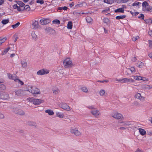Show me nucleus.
<instances>
[{"label": "nucleus", "instance_id": "obj_55", "mask_svg": "<svg viewBox=\"0 0 152 152\" xmlns=\"http://www.w3.org/2000/svg\"><path fill=\"white\" fill-rule=\"evenodd\" d=\"M13 38H14L15 39L14 40V42H15L16 41L17 39L18 38V37L17 36H16L15 35H14V36L13 37Z\"/></svg>", "mask_w": 152, "mask_h": 152}, {"label": "nucleus", "instance_id": "obj_47", "mask_svg": "<svg viewBox=\"0 0 152 152\" xmlns=\"http://www.w3.org/2000/svg\"><path fill=\"white\" fill-rule=\"evenodd\" d=\"M151 19H146V20L144 19V20L145 21V22L147 24H149V23H150Z\"/></svg>", "mask_w": 152, "mask_h": 152}, {"label": "nucleus", "instance_id": "obj_27", "mask_svg": "<svg viewBox=\"0 0 152 152\" xmlns=\"http://www.w3.org/2000/svg\"><path fill=\"white\" fill-rule=\"evenodd\" d=\"M45 112L48 113L49 115H53L54 114V112L51 110H45Z\"/></svg>", "mask_w": 152, "mask_h": 152}, {"label": "nucleus", "instance_id": "obj_40", "mask_svg": "<svg viewBox=\"0 0 152 152\" xmlns=\"http://www.w3.org/2000/svg\"><path fill=\"white\" fill-rule=\"evenodd\" d=\"M99 94L101 96H103L104 95L106 96L105 94V91L104 90H101L99 91Z\"/></svg>", "mask_w": 152, "mask_h": 152}, {"label": "nucleus", "instance_id": "obj_48", "mask_svg": "<svg viewBox=\"0 0 152 152\" xmlns=\"http://www.w3.org/2000/svg\"><path fill=\"white\" fill-rule=\"evenodd\" d=\"M114 2V0H109V1L107 2V4H112Z\"/></svg>", "mask_w": 152, "mask_h": 152}, {"label": "nucleus", "instance_id": "obj_24", "mask_svg": "<svg viewBox=\"0 0 152 152\" xmlns=\"http://www.w3.org/2000/svg\"><path fill=\"white\" fill-rule=\"evenodd\" d=\"M72 27V23L71 21H69L68 22L67 25V28L69 29H71Z\"/></svg>", "mask_w": 152, "mask_h": 152}, {"label": "nucleus", "instance_id": "obj_38", "mask_svg": "<svg viewBox=\"0 0 152 152\" xmlns=\"http://www.w3.org/2000/svg\"><path fill=\"white\" fill-rule=\"evenodd\" d=\"M145 16L144 14H140V15L138 16L137 17V18L142 20H144V18Z\"/></svg>", "mask_w": 152, "mask_h": 152}, {"label": "nucleus", "instance_id": "obj_1", "mask_svg": "<svg viewBox=\"0 0 152 152\" xmlns=\"http://www.w3.org/2000/svg\"><path fill=\"white\" fill-rule=\"evenodd\" d=\"M142 10L144 12H151L152 7L149 5L146 1H144L142 4Z\"/></svg>", "mask_w": 152, "mask_h": 152}, {"label": "nucleus", "instance_id": "obj_42", "mask_svg": "<svg viewBox=\"0 0 152 152\" xmlns=\"http://www.w3.org/2000/svg\"><path fill=\"white\" fill-rule=\"evenodd\" d=\"M86 20L88 23H89L91 22V20H92V19H91V17L89 16H88L86 17Z\"/></svg>", "mask_w": 152, "mask_h": 152}, {"label": "nucleus", "instance_id": "obj_59", "mask_svg": "<svg viewBox=\"0 0 152 152\" xmlns=\"http://www.w3.org/2000/svg\"><path fill=\"white\" fill-rule=\"evenodd\" d=\"M74 5V3L73 2H72L71 4H69V6L70 7H72Z\"/></svg>", "mask_w": 152, "mask_h": 152}, {"label": "nucleus", "instance_id": "obj_6", "mask_svg": "<svg viewBox=\"0 0 152 152\" xmlns=\"http://www.w3.org/2000/svg\"><path fill=\"white\" fill-rule=\"evenodd\" d=\"M116 80L121 83H127L133 82V80L132 79H130L128 78H122L119 80L117 79Z\"/></svg>", "mask_w": 152, "mask_h": 152}, {"label": "nucleus", "instance_id": "obj_53", "mask_svg": "<svg viewBox=\"0 0 152 152\" xmlns=\"http://www.w3.org/2000/svg\"><path fill=\"white\" fill-rule=\"evenodd\" d=\"M99 82H100L101 83H103L104 82H108V80H98V81Z\"/></svg>", "mask_w": 152, "mask_h": 152}, {"label": "nucleus", "instance_id": "obj_56", "mask_svg": "<svg viewBox=\"0 0 152 152\" xmlns=\"http://www.w3.org/2000/svg\"><path fill=\"white\" fill-rule=\"evenodd\" d=\"M20 7V6H18L17 9V10L19 11V12H22V9H21L20 7Z\"/></svg>", "mask_w": 152, "mask_h": 152}, {"label": "nucleus", "instance_id": "obj_13", "mask_svg": "<svg viewBox=\"0 0 152 152\" xmlns=\"http://www.w3.org/2000/svg\"><path fill=\"white\" fill-rule=\"evenodd\" d=\"M31 91L32 94H38L40 93V92L38 88H35V89H33V87L31 86Z\"/></svg>", "mask_w": 152, "mask_h": 152}, {"label": "nucleus", "instance_id": "obj_34", "mask_svg": "<svg viewBox=\"0 0 152 152\" xmlns=\"http://www.w3.org/2000/svg\"><path fill=\"white\" fill-rule=\"evenodd\" d=\"M56 115L57 117H59L60 118H62L64 117V114L60 113H56Z\"/></svg>", "mask_w": 152, "mask_h": 152}, {"label": "nucleus", "instance_id": "obj_58", "mask_svg": "<svg viewBox=\"0 0 152 152\" xmlns=\"http://www.w3.org/2000/svg\"><path fill=\"white\" fill-rule=\"evenodd\" d=\"M134 105H139V104L137 101H136L135 100H134Z\"/></svg>", "mask_w": 152, "mask_h": 152}, {"label": "nucleus", "instance_id": "obj_44", "mask_svg": "<svg viewBox=\"0 0 152 152\" xmlns=\"http://www.w3.org/2000/svg\"><path fill=\"white\" fill-rule=\"evenodd\" d=\"M81 89L84 92L87 93L88 92L87 88L86 87H83L81 88Z\"/></svg>", "mask_w": 152, "mask_h": 152}, {"label": "nucleus", "instance_id": "obj_31", "mask_svg": "<svg viewBox=\"0 0 152 152\" xmlns=\"http://www.w3.org/2000/svg\"><path fill=\"white\" fill-rule=\"evenodd\" d=\"M9 22V19L8 18L7 19L3 20L1 22L3 25H5L8 23Z\"/></svg>", "mask_w": 152, "mask_h": 152}, {"label": "nucleus", "instance_id": "obj_29", "mask_svg": "<svg viewBox=\"0 0 152 152\" xmlns=\"http://www.w3.org/2000/svg\"><path fill=\"white\" fill-rule=\"evenodd\" d=\"M126 17V15H119L117 16L115 18L117 20H120L123 19Z\"/></svg>", "mask_w": 152, "mask_h": 152}, {"label": "nucleus", "instance_id": "obj_16", "mask_svg": "<svg viewBox=\"0 0 152 152\" xmlns=\"http://www.w3.org/2000/svg\"><path fill=\"white\" fill-rule=\"evenodd\" d=\"M45 30L47 33L50 34L53 33V31L54 32L55 31L51 27L47 26L46 28L45 29Z\"/></svg>", "mask_w": 152, "mask_h": 152}, {"label": "nucleus", "instance_id": "obj_30", "mask_svg": "<svg viewBox=\"0 0 152 152\" xmlns=\"http://www.w3.org/2000/svg\"><path fill=\"white\" fill-rule=\"evenodd\" d=\"M30 9L31 8L29 5H26L22 9V11H23L25 10H27L28 11H29L30 10Z\"/></svg>", "mask_w": 152, "mask_h": 152}, {"label": "nucleus", "instance_id": "obj_12", "mask_svg": "<svg viewBox=\"0 0 152 152\" xmlns=\"http://www.w3.org/2000/svg\"><path fill=\"white\" fill-rule=\"evenodd\" d=\"M49 71L48 70H45L44 69H43L39 70L37 72V74L39 75H42L49 73Z\"/></svg>", "mask_w": 152, "mask_h": 152}, {"label": "nucleus", "instance_id": "obj_57", "mask_svg": "<svg viewBox=\"0 0 152 152\" xmlns=\"http://www.w3.org/2000/svg\"><path fill=\"white\" fill-rule=\"evenodd\" d=\"M139 38V37L138 36H136L135 37H134V42L136 41Z\"/></svg>", "mask_w": 152, "mask_h": 152}, {"label": "nucleus", "instance_id": "obj_9", "mask_svg": "<svg viewBox=\"0 0 152 152\" xmlns=\"http://www.w3.org/2000/svg\"><path fill=\"white\" fill-rule=\"evenodd\" d=\"M39 22L38 21H33L32 23L31 24V27L34 29H36L39 27Z\"/></svg>", "mask_w": 152, "mask_h": 152}, {"label": "nucleus", "instance_id": "obj_43", "mask_svg": "<svg viewBox=\"0 0 152 152\" xmlns=\"http://www.w3.org/2000/svg\"><path fill=\"white\" fill-rule=\"evenodd\" d=\"M44 1L43 0H37L36 1V3H39L40 4H43L44 3Z\"/></svg>", "mask_w": 152, "mask_h": 152}, {"label": "nucleus", "instance_id": "obj_39", "mask_svg": "<svg viewBox=\"0 0 152 152\" xmlns=\"http://www.w3.org/2000/svg\"><path fill=\"white\" fill-rule=\"evenodd\" d=\"M16 82H18V83L20 84L21 85H23L24 84V83L22 81H21L20 80L18 79L17 78V79L15 80V81Z\"/></svg>", "mask_w": 152, "mask_h": 152}, {"label": "nucleus", "instance_id": "obj_64", "mask_svg": "<svg viewBox=\"0 0 152 152\" xmlns=\"http://www.w3.org/2000/svg\"><path fill=\"white\" fill-rule=\"evenodd\" d=\"M147 134L149 135H152V131H148L147 132Z\"/></svg>", "mask_w": 152, "mask_h": 152}, {"label": "nucleus", "instance_id": "obj_15", "mask_svg": "<svg viewBox=\"0 0 152 152\" xmlns=\"http://www.w3.org/2000/svg\"><path fill=\"white\" fill-rule=\"evenodd\" d=\"M7 75L10 79L13 80L15 81V80L17 79L18 78L17 76L15 74H14V75H12L11 74L9 73L7 74Z\"/></svg>", "mask_w": 152, "mask_h": 152}, {"label": "nucleus", "instance_id": "obj_2", "mask_svg": "<svg viewBox=\"0 0 152 152\" xmlns=\"http://www.w3.org/2000/svg\"><path fill=\"white\" fill-rule=\"evenodd\" d=\"M64 65L65 68H68L72 67L74 65L72 63V61L69 58H67L64 60Z\"/></svg>", "mask_w": 152, "mask_h": 152}, {"label": "nucleus", "instance_id": "obj_22", "mask_svg": "<svg viewBox=\"0 0 152 152\" xmlns=\"http://www.w3.org/2000/svg\"><path fill=\"white\" fill-rule=\"evenodd\" d=\"M15 2H16V3L18 5H19V6L20 7H23L25 5V4L22 1H15Z\"/></svg>", "mask_w": 152, "mask_h": 152}, {"label": "nucleus", "instance_id": "obj_37", "mask_svg": "<svg viewBox=\"0 0 152 152\" xmlns=\"http://www.w3.org/2000/svg\"><path fill=\"white\" fill-rule=\"evenodd\" d=\"M142 77L140 76H134V79L137 80H139L142 79Z\"/></svg>", "mask_w": 152, "mask_h": 152}, {"label": "nucleus", "instance_id": "obj_5", "mask_svg": "<svg viewBox=\"0 0 152 152\" xmlns=\"http://www.w3.org/2000/svg\"><path fill=\"white\" fill-rule=\"evenodd\" d=\"M9 96L8 94L5 92H0V99L7 100L9 99Z\"/></svg>", "mask_w": 152, "mask_h": 152}, {"label": "nucleus", "instance_id": "obj_52", "mask_svg": "<svg viewBox=\"0 0 152 152\" xmlns=\"http://www.w3.org/2000/svg\"><path fill=\"white\" fill-rule=\"evenodd\" d=\"M4 118V115L0 112V119H3Z\"/></svg>", "mask_w": 152, "mask_h": 152}, {"label": "nucleus", "instance_id": "obj_63", "mask_svg": "<svg viewBox=\"0 0 152 152\" xmlns=\"http://www.w3.org/2000/svg\"><path fill=\"white\" fill-rule=\"evenodd\" d=\"M4 0H1L0 1V5H2L4 3Z\"/></svg>", "mask_w": 152, "mask_h": 152}, {"label": "nucleus", "instance_id": "obj_36", "mask_svg": "<svg viewBox=\"0 0 152 152\" xmlns=\"http://www.w3.org/2000/svg\"><path fill=\"white\" fill-rule=\"evenodd\" d=\"M20 24V22H18L15 24L12 25L11 26L13 28L15 29Z\"/></svg>", "mask_w": 152, "mask_h": 152}, {"label": "nucleus", "instance_id": "obj_25", "mask_svg": "<svg viewBox=\"0 0 152 152\" xmlns=\"http://www.w3.org/2000/svg\"><path fill=\"white\" fill-rule=\"evenodd\" d=\"M103 21L104 22V23H105L107 25L110 24V22L109 19L108 18H104L103 19Z\"/></svg>", "mask_w": 152, "mask_h": 152}, {"label": "nucleus", "instance_id": "obj_14", "mask_svg": "<svg viewBox=\"0 0 152 152\" xmlns=\"http://www.w3.org/2000/svg\"><path fill=\"white\" fill-rule=\"evenodd\" d=\"M113 117L115 119H121L122 118H123L122 115L120 113H115L113 115Z\"/></svg>", "mask_w": 152, "mask_h": 152}, {"label": "nucleus", "instance_id": "obj_50", "mask_svg": "<svg viewBox=\"0 0 152 152\" xmlns=\"http://www.w3.org/2000/svg\"><path fill=\"white\" fill-rule=\"evenodd\" d=\"M148 42H149V47H150L151 48H152V40H149L148 41Z\"/></svg>", "mask_w": 152, "mask_h": 152}, {"label": "nucleus", "instance_id": "obj_18", "mask_svg": "<svg viewBox=\"0 0 152 152\" xmlns=\"http://www.w3.org/2000/svg\"><path fill=\"white\" fill-rule=\"evenodd\" d=\"M124 7H121L115 10L114 12L115 13H124Z\"/></svg>", "mask_w": 152, "mask_h": 152}, {"label": "nucleus", "instance_id": "obj_28", "mask_svg": "<svg viewBox=\"0 0 152 152\" xmlns=\"http://www.w3.org/2000/svg\"><path fill=\"white\" fill-rule=\"evenodd\" d=\"M79 3V2H78V4L75 5V6L73 7L74 9H77L78 7H80L83 6V3H84V2L80 3Z\"/></svg>", "mask_w": 152, "mask_h": 152}, {"label": "nucleus", "instance_id": "obj_4", "mask_svg": "<svg viewBox=\"0 0 152 152\" xmlns=\"http://www.w3.org/2000/svg\"><path fill=\"white\" fill-rule=\"evenodd\" d=\"M51 21L49 18H42L40 20L39 22L41 25H44L49 23Z\"/></svg>", "mask_w": 152, "mask_h": 152}, {"label": "nucleus", "instance_id": "obj_23", "mask_svg": "<svg viewBox=\"0 0 152 152\" xmlns=\"http://www.w3.org/2000/svg\"><path fill=\"white\" fill-rule=\"evenodd\" d=\"M7 38L6 37H0V46L4 43L7 40Z\"/></svg>", "mask_w": 152, "mask_h": 152}, {"label": "nucleus", "instance_id": "obj_61", "mask_svg": "<svg viewBox=\"0 0 152 152\" xmlns=\"http://www.w3.org/2000/svg\"><path fill=\"white\" fill-rule=\"evenodd\" d=\"M18 6L17 4H15L13 6V8L14 9H16L17 8Z\"/></svg>", "mask_w": 152, "mask_h": 152}, {"label": "nucleus", "instance_id": "obj_17", "mask_svg": "<svg viewBox=\"0 0 152 152\" xmlns=\"http://www.w3.org/2000/svg\"><path fill=\"white\" fill-rule=\"evenodd\" d=\"M135 98L140 99V101H143L144 100L145 98L143 96H142L140 94L137 93L135 95Z\"/></svg>", "mask_w": 152, "mask_h": 152}, {"label": "nucleus", "instance_id": "obj_46", "mask_svg": "<svg viewBox=\"0 0 152 152\" xmlns=\"http://www.w3.org/2000/svg\"><path fill=\"white\" fill-rule=\"evenodd\" d=\"M21 64L23 67H26L27 66V63L26 62H22Z\"/></svg>", "mask_w": 152, "mask_h": 152}, {"label": "nucleus", "instance_id": "obj_45", "mask_svg": "<svg viewBox=\"0 0 152 152\" xmlns=\"http://www.w3.org/2000/svg\"><path fill=\"white\" fill-rule=\"evenodd\" d=\"M98 112V111L97 110L92 111H91V113L93 115H96L97 114Z\"/></svg>", "mask_w": 152, "mask_h": 152}, {"label": "nucleus", "instance_id": "obj_8", "mask_svg": "<svg viewBox=\"0 0 152 152\" xmlns=\"http://www.w3.org/2000/svg\"><path fill=\"white\" fill-rule=\"evenodd\" d=\"M13 111L15 113L20 115H23L25 114L24 112L20 109H18L17 108H15L13 109Z\"/></svg>", "mask_w": 152, "mask_h": 152}, {"label": "nucleus", "instance_id": "obj_49", "mask_svg": "<svg viewBox=\"0 0 152 152\" xmlns=\"http://www.w3.org/2000/svg\"><path fill=\"white\" fill-rule=\"evenodd\" d=\"M139 4H141V3L137 1H135V2L134 3L133 6H139Z\"/></svg>", "mask_w": 152, "mask_h": 152}, {"label": "nucleus", "instance_id": "obj_10", "mask_svg": "<svg viewBox=\"0 0 152 152\" xmlns=\"http://www.w3.org/2000/svg\"><path fill=\"white\" fill-rule=\"evenodd\" d=\"M70 132L71 133L74 134L76 136H80L81 134V133L77 128L71 129Z\"/></svg>", "mask_w": 152, "mask_h": 152}, {"label": "nucleus", "instance_id": "obj_11", "mask_svg": "<svg viewBox=\"0 0 152 152\" xmlns=\"http://www.w3.org/2000/svg\"><path fill=\"white\" fill-rule=\"evenodd\" d=\"M59 106L62 109L67 111H69L70 110V107L66 103H61L59 104Z\"/></svg>", "mask_w": 152, "mask_h": 152}, {"label": "nucleus", "instance_id": "obj_33", "mask_svg": "<svg viewBox=\"0 0 152 152\" xmlns=\"http://www.w3.org/2000/svg\"><path fill=\"white\" fill-rule=\"evenodd\" d=\"M6 89V87L3 84H0V91L4 90Z\"/></svg>", "mask_w": 152, "mask_h": 152}, {"label": "nucleus", "instance_id": "obj_51", "mask_svg": "<svg viewBox=\"0 0 152 152\" xmlns=\"http://www.w3.org/2000/svg\"><path fill=\"white\" fill-rule=\"evenodd\" d=\"M110 8L109 7H108L107 9H105L104 10H103L102 11V13H103L104 12H106V11H110Z\"/></svg>", "mask_w": 152, "mask_h": 152}, {"label": "nucleus", "instance_id": "obj_7", "mask_svg": "<svg viewBox=\"0 0 152 152\" xmlns=\"http://www.w3.org/2000/svg\"><path fill=\"white\" fill-rule=\"evenodd\" d=\"M15 94L18 96H22L25 95V91L22 89L15 90Z\"/></svg>", "mask_w": 152, "mask_h": 152}, {"label": "nucleus", "instance_id": "obj_20", "mask_svg": "<svg viewBox=\"0 0 152 152\" xmlns=\"http://www.w3.org/2000/svg\"><path fill=\"white\" fill-rule=\"evenodd\" d=\"M139 130L140 133L141 135L144 136L146 134V131L144 129L142 128H139Z\"/></svg>", "mask_w": 152, "mask_h": 152}, {"label": "nucleus", "instance_id": "obj_3", "mask_svg": "<svg viewBox=\"0 0 152 152\" xmlns=\"http://www.w3.org/2000/svg\"><path fill=\"white\" fill-rule=\"evenodd\" d=\"M31 99L30 101L33 102V104L36 105H37L40 104L41 103H42L44 102L43 100H42L39 99H36L34 98H30Z\"/></svg>", "mask_w": 152, "mask_h": 152}, {"label": "nucleus", "instance_id": "obj_21", "mask_svg": "<svg viewBox=\"0 0 152 152\" xmlns=\"http://www.w3.org/2000/svg\"><path fill=\"white\" fill-rule=\"evenodd\" d=\"M129 1H133V0H116L115 2L117 3H126Z\"/></svg>", "mask_w": 152, "mask_h": 152}, {"label": "nucleus", "instance_id": "obj_54", "mask_svg": "<svg viewBox=\"0 0 152 152\" xmlns=\"http://www.w3.org/2000/svg\"><path fill=\"white\" fill-rule=\"evenodd\" d=\"M148 34L151 37H152V30H149L148 32Z\"/></svg>", "mask_w": 152, "mask_h": 152}, {"label": "nucleus", "instance_id": "obj_35", "mask_svg": "<svg viewBox=\"0 0 152 152\" xmlns=\"http://www.w3.org/2000/svg\"><path fill=\"white\" fill-rule=\"evenodd\" d=\"M10 47H8V48H6L4 51L2 53V55H4L6 54L7 52L9 51V50L10 49Z\"/></svg>", "mask_w": 152, "mask_h": 152}, {"label": "nucleus", "instance_id": "obj_41", "mask_svg": "<svg viewBox=\"0 0 152 152\" xmlns=\"http://www.w3.org/2000/svg\"><path fill=\"white\" fill-rule=\"evenodd\" d=\"M31 34L33 38L34 39H36L37 37V36L35 34L34 32H32Z\"/></svg>", "mask_w": 152, "mask_h": 152}, {"label": "nucleus", "instance_id": "obj_62", "mask_svg": "<svg viewBox=\"0 0 152 152\" xmlns=\"http://www.w3.org/2000/svg\"><path fill=\"white\" fill-rule=\"evenodd\" d=\"M68 9V8L67 7L64 6V7H62V10H66Z\"/></svg>", "mask_w": 152, "mask_h": 152}, {"label": "nucleus", "instance_id": "obj_60", "mask_svg": "<svg viewBox=\"0 0 152 152\" xmlns=\"http://www.w3.org/2000/svg\"><path fill=\"white\" fill-rule=\"evenodd\" d=\"M148 54L149 57L151 58L152 59V53H148Z\"/></svg>", "mask_w": 152, "mask_h": 152}, {"label": "nucleus", "instance_id": "obj_26", "mask_svg": "<svg viewBox=\"0 0 152 152\" xmlns=\"http://www.w3.org/2000/svg\"><path fill=\"white\" fill-rule=\"evenodd\" d=\"M144 66V64L141 61H139L137 64V66L138 67L141 68L143 67Z\"/></svg>", "mask_w": 152, "mask_h": 152}, {"label": "nucleus", "instance_id": "obj_32", "mask_svg": "<svg viewBox=\"0 0 152 152\" xmlns=\"http://www.w3.org/2000/svg\"><path fill=\"white\" fill-rule=\"evenodd\" d=\"M52 23L56 24H59L60 23V21L58 19H55L52 21Z\"/></svg>", "mask_w": 152, "mask_h": 152}, {"label": "nucleus", "instance_id": "obj_19", "mask_svg": "<svg viewBox=\"0 0 152 152\" xmlns=\"http://www.w3.org/2000/svg\"><path fill=\"white\" fill-rule=\"evenodd\" d=\"M132 67L131 68H126V71L125 72V74L126 75H130L132 73L133 70H132Z\"/></svg>", "mask_w": 152, "mask_h": 152}]
</instances>
